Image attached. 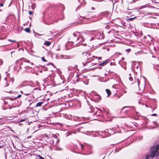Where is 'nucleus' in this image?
I'll use <instances>...</instances> for the list:
<instances>
[{"label": "nucleus", "instance_id": "17", "mask_svg": "<svg viewBox=\"0 0 159 159\" xmlns=\"http://www.w3.org/2000/svg\"><path fill=\"white\" fill-rule=\"evenodd\" d=\"M31 90H29L27 93H25L24 94L25 95H28L30 94Z\"/></svg>", "mask_w": 159, "mask_h": 159}, {"label": "nucleus", "instance_id": "54", "mask_svg": "<svg viewBox=\"0 0 159 159\" xmlns=\"http://www.w3.org/2000/svg\"><path fill=\"white\" fill-rule=\"evenodd\" d=\"M3 23L5 24V22L2 23Z\"/></svg>", "mask_w": 159, "mask_h": 159}, {"label": "nucleus", "instance_id": "22", "mask_svg": "<svg viewBox=\"0 0 159 159\" xmlns=\"http://www.w3.org/2000/svg\"><path fill=\"white\" fill-rule=\"evenodd\" d=\"M31 99H30H30H28V101H30L31 100H33V99H34V96H33L32 95V96H31Z\"/></svg>", "mask_w": 159, "mask_h": 159}, {"label": "nucleus", "instance_id": "16", "mask_svg": "<svg viewBox=\"0 0 159 159\" xmlns=\"http://www.w3.org/2000/svg\"><path fill=\"white\" fill-rule=\"evenodd\" d=\"M128 78L130 80H133V78L131 76V74H129Z\"/></svg>", "mask_w": 159, "mask_h": 159}, {"label": "nucleus", "instance_id": "51", "mask_svg": "<svg viewBox=\"0 0 159 159\" xmlns=\"http://www.w3.org/2000/svg\"><path fill=\"white\" fill-rule=\"evenodd\" d=\"M154 123L155 124V125H156V122H155Z\"/></svg>", "mask_w": 159, "mask_h": 159}, {"label": "nucleus", "instance_id": "33", "mask_svg": "<svg viewBox=\"0 0 159 159\" xmlns=\"http://www.w3.org/2000/svg\"><path fill=\"white\" fill-rule=\"evenodd\" d=\"M29 14L31 15L32 14V13H33V12L31 11H29Z\"/></svg>", "mask_w": 159, "mask_h": 159}, {"label": "nucleus", "instance_id": "11", "mask_svg": "<svg viewBox=\"0 0 159 159\" xmlns=\"http://www.w3.org/2000/svg\"><path fill=\"white\" fill-rule=\"evenodd\" d=\"M143 101H145L144 100V98L143 97H142L140 99L139 101L138 102L139 104H140Z\"/></svg>", "mask_w": 159, "mask_h": 159}, {"label": "nucleus", "instance_id": "43", "mask_svg": "<svg viewBox=\"0 0 159 159\" xmlns=\"http://www.w3.org/2000/svg\"><path fill=\"white\" fill-rule=\"evenodd\" d=\"M20 93H21L22 94H23V91H20Z\"/></svg>", "mask_w": 159, "mask_h": 159}, {"label": "nucleus", "instance_id": "14", "mask_svg": "<svg viewBox=\"0 0 159 159\" xmlns=\"http://www.w3.org/2000/svg\"><path fill=\"white\" fill-rule=\"evenodd\" d=\"M43 20L44 22V23L47 25H49L51 23H52V22H48L47 21H45L44 18L43 19Z\"/></svg>", "mask_w": 159, "mask_h": 159}, {"label": "nucleus", "instance_id": "35", "mask_svg": "<svg viewBox=\"0 0 159 159\" xmlns=\"http://www.w3.org/2000/svg\"><path fill=\"white\" fill-rule=\"evenodd\" d=\"M157 115V114H153L151 115L152 116H156Z\"/></svg>", "mask_w": 159, "mask_h": 159}, {"label": "nucleus", "instance_id": "57", "mask_svg": "<svg viewBox=\"0 0 159 159\" xmlns=\"http://www.w3.org/2000/svg\"><path fill=\"white\" fill-rule=\"evenodd\" d=\"M77 76H78V75H77Z\"/></svg>", "mask_w": 159, "mask_h": 159}, {"label": "nucleus", "instance_id": "50", "mask_svg": "<svg viewBox=\"0 0 159 159\" xmlns=\"http://www.w3.org/2000/svg\"><path fill=\"white\" fill-rule=\"evenodd\" d=\"M7 18H6V20H5V21H6V20H7Z\"/></svg>", "mask_w": 159, "mask_h": 159}, {"label": "nucleus", "instance_id": "52", "mask_svg": "<svg viewBox=\"0 0 159 159\" xmlns=\"http://www.w3.org/2000/svg\"><path fill=\"white\" fill-rule=\"evenodd\" d=\"M145 106L147 107H148L146 105H145Z\"/></svg>", "mask_w": 159, "mask_h": 159}, {"label": "nucleus", "instance_id": "21", "mask_svg": "<svg viewBox=\"0 0 159 159\" xmlns=\"http://www.w3.org/2000/svg\"><path fill=\"white\" fill-rule=\"evenodd\" d=\"M43 70L44 71H47L48 70V68H47V67H44L43 68Z\"/></svg>", "mask_w": 159, "mask_h": 159}, {"label": "nucleus", "instance_id": "40", "mask_svg": "<svg viewBox=\"0 0 159 159\" xmlns=\"http://www.w3.org/2000/svg\"><path fill=\"white\" fill-rule=\"evenodd\" d=\"M0 6H1L2 7L3 6V4L2 3H1L0 4Z\"/></svg>", "mask_w": 159, "mask_h": 159}, {"label": "nucleus", "instance_id": "18", "mask_svg": "<svg viewBox=\"0 0 159 159\" xmlns=\"http://www.w3.org/2000/svg\"><path fill=\"white\" fill-rule=\"evenodd\" d=\"M25 31L27 32L30 33V30L29 28H26L25 30Z\"/></svg>", "mask_w": 159, "mask_h": 159}, {"label": "nucleus", "instance_id": "25", "mask_svg": "<svg viewBox=\"0 0 159 159\" xmlns=\"http://www.w3.org/2000/svg\"><path fill=\"white\" fill-rule=\"evenodd\" d=\"M80 33H78L77 34H76L75 33H74V34H73V35L74 36H75V37H76L77 36H79V34H80Z\"/></svg>", "mask_w": 159, "mask_h": 159}, {"label": "nucleus", "instance_id": "31", "mask_svg": "<svg viewBox=\"0 0 159 159\" xmlns=\"http://www.w3.org/2000/svg\"><path fill=\"white\" fill-rule=\"evenodd\" d=\"M8 40L9 41H10L11 42H15V40H11L10 39H8Z\"/></svg>", "mask_w": 159, "mask_h": 159}, {"label": "nucleus", "instance_id": "38", "mask_svg": "<svg viewBox=\"0 0 159 159\" xmlns=\"http://www.w3.org/2000/svg\"><path fill=\"white\" fill-rule=\"evenodd\" d=\"M25 119L21 120H20V122L23 121H25Z\"/></svg>", "mask_w": 159, "mask_h": 159}, {"label": "nucleus", "instance_id": "41", "mask_svg": "<svg viewBox=\"0 0 159 159\" xmlns=\"http://www.w3.org/2000/svg\"><path fill=\"white\" fill-rule=\"evenodd\" d=\"M91 9L92 10H93L94 9V8L93 7H92Z\"/></svg>", "mask_w": 159, "mask_h": 159}, {"label": "nucleus", "instance_id": "5", "mask_svg": "<svg viewBox=\"0 0 159 159\" xmlns=\"http://www.w3.org/2000/svg\"><path fill=\"white\" fill-rule=\"evenodd\" d=\"M132 67L134 69L135 68L137 69H139V66L138 64L137 65L136 64V61H133V64L132 65Z\"/></svg>", "mask_w": 159, "mask_h": 159}, {"label": "nucleus", "instance_id": "45", "mask_svg": "<svg viewBox=\"0 0 159 159\" xmlns=\"http://www.w3.org/2000/svg\"><path fill=\"white\" fill-rule=\"evenodd\" d=\"M83 65H84V66H85V64L84 63H83Z\"/></svg>", "mask_w": 159, "mask_h": 159}, {"label": "nucleus", "instance_id": "34", "mask_svg": "<svg viewBox=\"0 0 159 159\" xmlns=\"http://www.w3.org/2000/svg\"><path fill=\"white\" fill-rule=\"evenodd\" d=\"M122 91L124 92L125 93H126L127 92V91L125 90V89L122 90Z\"/></svg>", "mask_w": 159, "mask_h": 159}, {"label": "nucleus", "instance_id": "3", "mask_svg": "<svg viewBox=\"0 0 159 159\" xmlns=\"http://www.w3.org/2000/svg\"><path fill=\"white\" fill-rule=\"evenodd\" d=\"M85 35L84 33H81L79 34V37L77 39V41L78 42H82L84 41V36Z\"/></svg>", "mask_w": 159, "mask_h": 159}, {"label": "nucleus", "instance_id": "26", "mask_svg": "<svg viewBox=\"0 0 159 159\" xmlns=\"http://www.w3.org/2000/svg\"><path fill=\"white\" fill-rule=\"evenodd\" d=\"M93 57H95V58H96V59H97V58H98L97 57H95V56H93ZM98 59H99V60H101V59H102V57H99L98 58Z\"/></svg>", "mask_w": 159, "mask_h": 159}, {"label": "nucleus", "instance_id": "56", "mask_svg": "<svg viewBox=\"0 0 159 159\" xmlns=\"http://www.w3.org/2000/svg\"><path fill=\"white\" fill-rule=\"evenodd\" d=\"M95 65V64H94L93 65Z\"/></svg>", "mask_w": 159, "mask_h": 159}, {"label": "nucleus", "instance_id": "39", "mask_svg": "<svg viewBox=\"0 0 159 159\" xmlns=\"http://www.w3.org/2000/svg\"><path fill=\"white\" fill-rule=\"evenodd\" d=\"M142 139V137H139L138 138V139H139V140H140L141 139Z\"/></svg>", "mask_w": 159, "mask_h": 159}, {"label": "nucleus", "instance_id": "44", "mask_svg": "<svg viewBox=\"0 0 159 159\" xmlns=\"http://www.w3.org/2000/svg\"><path fill=\"white\" fill-rule=\"evenodd\" d=\"M81 146H82V149H83V145L82 144H81Z\"/></svg>", "mask_w": 159, "mask_h": 159}, {"label": "nucleus", "instance_id": "2", "mask_svg": "<svg viewBox=\"0 0 159 159\" xmlns=\"http://www.w3.org/2000/svg\"><path fill=\"white\" fill-rule=\"evenodd\" d=\"M21 101L20 100H15L14 102L12 104L11 106L9 108L11 109L12 108L19 107L21 105Z\"/></svg>", "mask_w": 159, "mask_h": 159}, {"label": "nucleus", "instance_id": "47", "mask_svg": "<svg viewBox=\"0 0 159 159\" xmlns=\"http://www.w3.org/2000/svg\"><path fill=\"white\" fill-rule=\"evenodd\" d=\"M59 142V140H57V143H58V142Z\"/></svg>", "mask_w": 159, "mask_h": 159}, {"label": "nucleus", "instance_id": "1", "mask_svg": "<svg viewBox=\"0 0 159 159\" xmlns=\"http://www.w3.org/2000/svg\"><path fill=\"white\" fill-rule=\"evenodd\" d=\"M159 149V144L153 146L151 148L150 151V154L148 155L145 159H152L157 153L158 149Z\"/></svg>", "mask_w": 159, "mask_h": 159}, {"label": "nucleus", "instance_id": "24", "mask_svg": "<svg viewBox=\"0 0 159 159\" xmlns=\"http://www.w3.org/2000/svg\"><path fill=\"white\" fill-rule=\"evenodd\" d=\"M127 10H128L132 11L133 9L130 8H129L128 6L127 8Z\"/></svg>", "mask_w": 159, "mask_h": 159}, {"label": "nucleus", "instance_id": "4", "mask_svg": "<svg viewBox=\"0 0 159 159\" xmlns=\"http://www.w3.org/2000/svg\"><path fill=\"white\" fill-rule=\"evenodd\" d=\"M85 54V56L87 58V62L89 63L91 62V61L92 60L91 59V58H89V56L90 55V54H89L87 52H82V55H84Z\"/></svg>", "mask_w": 159, "mask_h": 159}, {"label": "nucleus", "instance_id": "49", "mask_svg": "<svg viewBox=\"0 0 159 159\" xmlns=\"http://www.w3.org/2000/svg\"><path fill=\"white\" fill-rule=\"evenodd\" d=\"M120 96H118V98H120Z\"/></svg>", "mask_w": 159, "mask_h": 159}, {"label": "nucleus", "instance_id": "27", "mask_svg": "<svg viewBox=\"0 0 159 159\" xmlns=\"http://www.w3.org/2000/svg\"><path fill=\"white\" fill-rule=\"evenodd\" d=\"M130 51H131V49L130 48H129V49H127L126 50V51L127 52H130Z\"/></svg>", "mask_w": 159, "mask_h": 159}, {"label": "nucleus", "instance_id": "15", "mask_svg": "<svg viewBox=\"0 0 159 159\" xmlns=\"http://www.w3.org/2000/svg\"><path fill=\"white\" fill-rule=\"evenodd\" d=\"M21 95L20 94H19V95H18L15 98H11L10 99L11 100H14L15 99H16V98H18L21 97Z\"/></svg>", "mask_w": 159, "mask_h": 159}, {"label": "nucleus", "instance_id": "19", "mask_svg": "<svg viewBox=\"0 0 159 159\" xmlns=\"http://www.w3.org/2000/svg\"><path fill=\"white\" fill-rule=\"evenodd\" d=\"M37 157H38L39 159H45L43 157H42L40 155H37Z\"/></svg>", "mask_w": 159, "mask_h": 159}, {"label": "nucleus", "instance_id": "8", "mask_svg": "<svg viewBox=\"0 0 159 159\" xmlns=\"http://www.w3.org/2000/svg\"><path fill=\"white\" fill-rule=\"evenodd\" d=\"M51 44V43L50 42L46 41L44 42V45H46L47 46H49Z\"/></svg>", "mask_w": 159, "mask_h": 159}, {"label": "nucleus", "instance_id": "12", "mask_svg": "<svg viewBox=\"0 0 159 159\" xmlns=\"http://www.w3.org/2000/svg\"><path fill=\"white\" fill-rule=\"evenodd\" d=\"M43 103V102H39L37 103V104L36 106V107H40L42 105V104Z\"/></svg>", "mask_w": 159, "mask_h": 159}, {"label": "nucleus", "instance_id": "30", "mask_svg": "<svg viewBox=\"0 0 159 159\" xmlns=\"http://www.w3.org/2000/svg\"><path fill=\"white\" fill-rule=\"evenodd\" d=\"M23 86V84H21L18 87V88H21Z\"/></svg>", "mask_w": 159, "mask_h": 159}, {"label": "nucleus", "instance_id": "42", "mask_svg": "<svg viewBox=\"0 0 159 159\" xmlns=\"http://www.w3.org/2000/svg\"><path fill=\"white\" fill-rule=\"evenodd\" d=\"M68 69L70 70H71V68L70 67H69V68H68Z\"/></svg>", "mask_w": 159, "mask_h": 159}, {"label": "nucleus", "instance_id": "6", "mask_svg": "<svg viewBox=\"0 0 159 159\" xmlns=\"http://www.w3.org/2000/svg\"><path fill=\"white\" fill-rule=\"evenodd\" d=\"M73 42H68L66 45V47L68 48L67 49H69V47H71L73 45Z\"/></svg>", "mask_w": 159, "mask_h": 159}, {"label": "nucleus", "instance_id": "58", "mask_svg": "<svg viewBox=\"0 0 159 159\" xmlns=\"http://www.w3.org/2000/svg\"><path fill=\"white\" fill-rule=\"evenodd\" d=\"M1 147V146H0V148Z\"/></svg>", "mask_w": 159, "mask_h": 159}, {"label": "nucleus", "instance_id": "32", "mask_svg": "<svg viewBox=\"0 0 159 159\" xmlns=\"http://www.w3.org/2000/svg\"><path fill=\"white\" fill-rule=\"evenodd\" d=\"M9 83L7 82H6L5 87L9 85Z\"/></svg>", "mask_w": 159, "mask_h": 159}, {"label": "nucleus", "instance_id": "37", "mask_svg": "<svg viewBox=\"0 0 159 159\" xmlns=\"http://www.w3.org/2000/svg\"><path fill=\"white\" fill-rule=\"evenodd\" d=\"M134 19V18H129V20H133V19Z\"/></svg>", "mask_w": 159, "mask_h": 159}, {"label": "nucleus", "instance_id": "7", "mask_svg": "<svg viewBox=\"0 0 159 159\" xmlns=\"http://www.w3.org/2000/svg\"><path fill=\"white\" fill-rule=\"evenodd\" d=\"M108 62V61H106L103 62L99 64V65L101 66H104L106 65Z\"/></svg>", "mask_w": 159, "mask_h": 159}, {"label": "nucleus", "instance_id": "46", "mask_svg": "<svg viewBox=\"0 0 159 159\" xmlns=\"http://www.w3.org/2000/svg\"><path fill=\"white\" fill-rule=\"evenodd\" d=\"M129 107V106H126V107Z\"/></svg>", "mask_w": 159, "mask_h": 159}, {"label": "nucleus", "instance_id": "13", "mask_svg": "<svg viewBox=\"0 0 159 159\" xmlns=\"http://www.w3.org/2000/svg\"><path fill=\"white\" fill-rule=\"evenodd\" d=\"M65 56L64 55H61V58H65V59H69L70 58V57H69V56H66V57H65Z\"/></svg>", "mask_w": 159, "mask_h": 159}, {"label": "nucleus", "instance_id": "28", "mask_svg": "<svg viewBox=\"0 0 159 159\" xmlns=\"http://www.w3.org/2000/svg\"><path fill=\"white\" fill-rule=\"evenodd\" d=\"M142 64V62L141 61L138 62V65H141Z\"/></svg>", "mask_w": 159, "mask_h": 159}, {"label": "nucleus", "instance_id": "55", "mask_svg": "<svg viewBox=\"0 0 159 159\" xmlns=\"http://www.w3.org/2000/svg\"><path fill=\"white\" fill-rule=\"evenodd\" d=\"M51 64H52V65H53V64L52 63H51Z\"/></svg>", "mask_w": 159, "mask_h": 159}, {"label": "nucleus", "instance_id": "23", "mask_svg": "<svg viewBox=\"0 0 159 159\" xmlns=\"http://www.w3.org/2000/svg\"><path fill=\"white\" fill-rule=\"evenodd\" d=\"M3 63V61L2 60L0 59V65H2Z\"/></svg>", "mask_w": 159, "mask_h": 159}, {"label": "nucleus", "instance_id": "10", "mask_svg": "<svg viewBox=\"0 0 159 159\" xmlns=\"http://www.w3.org/2000/svg\"><path fill=\"white\" fill-rule=\"evenodd\" d=\"M5 91L6 92H7V93H13V92L11 90H8L6 89H5Z\"/></svg>", "mask_w": 159, "mask_h": 159}, {"label": "nucleus", "instance_id": "20", "mask_svg": "<svg viewBox=\"0 0 159 159\" xmlns=\"http://www.w3.org/2000/svg\"><path fill=\"white\" fill-rule=\"evenodd\" d=\"M30 87H29V88H26L25 89V91H27V92H28V91L29 90H31H31H30Z\"/></svg>", "mask_w": 159, "mask_h": 159}, {"label": "nucleus", "instance_id": "48", "mask_svg": "<svg viewBox=\"0 0 159 159\" xmlns=\"http://www.w3.org/2000/svg\"><path fill=\"white\" fill-rule=\"evenodd\" d=\"M86 43H85V44H84L83 45H84L86 46Z\"/></svg>", "mask_w": 159, "mask_h": 159}, {"label": "nucleus", "instance_id": "9", "mask_svg": "<svg viewBox=\"0 0 159 159\" xmlns=\"http://www.w3.org/2000/svg\"><path fill=\"white\" fill-rule=\"evenodd\" d=\"M106 93H107L108 94V96H110L111 94V91L108 89H106Z\"/></svg>", "mask_w": 159, "mask_h": 159}, {"label": "nucleus", "instance_id": "53", "mask_svg": "<svg viewBox=\"0 0 159 159\" xmlns=\"http://www.w3.org/2000/svg\"><path fill=\"white\" fill-rule=\"evenodd\" d=\"M123 93H122V94H121V95H123Z\"/></svg>", "mask_w": 159, "mask_h": 159}, {"label": "nucleus", "instance_id": "36", "mask_svg": "<svg viewBox=\"0 0 159 159\" xmlns=\"http://www.w3.org/2000/svg\"><path fill=\"white\" fill-rule=\"evenodd\" d=\"M94 39V38H93V37H92V38H91L90 39V41H92V40H93Z\"/></svg>", "mask_w": 159, "mask_h": 159}, {"label": "nucleus", "instance_id": "29", "mask_svg": "<svg viewBox=\"0 0 159 159\" xmlns=\"http://www.w3.org/2000/svg\"><path fill=\"white\" fill-rule=\"evenodd\" d=\"M42 60L44 61H47L44 59V57H42Z\"/></svg>", "mask_w": 159, "mask_h": 159}]
</instances>
